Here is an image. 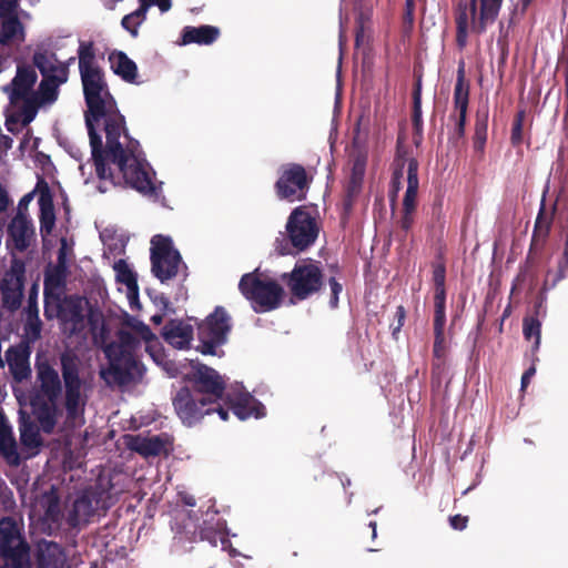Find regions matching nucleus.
<instances>
[{"instance_id":"obj_29","label":"nucleus","mask_w":568,"mask_h":568,"mask_svg":"<svg viewBox=\"0 0 568 568\" xmlns=\"http://www.w3.org/2000/svg\"><path fill=\"white\" fill-rule=\"evenodd\" d=\"M220 34V30L212 26L191 27L187 26L182 30L180 45L196 43L200 45L212 44Z\"/></svg>"},{"instance_id":"obj_60","label":"nucleus","mask_w":568,"mask_h":568,"mask_svg":"<svg viewBox=\"0 0 568 568\" xmlns=\"http://www.w3.org/2000/svg\"><path fill=\"white\" fill-rule=\"evenodd\" d=\"M369 527L373 529V538L376 537V523L372 521L369 523Z\"/></svg>"},{"instance_id":"obj_32","label":"nucleus","mask_w":568,"mask_h":568,"mask_svg":"<svg viewBox=\"0 0 568 568\" xmlns=\"http://www.w3.org/2000/svg\"><path fill=\"white\" fill-rule=\"evenodd\" d=\"M109 61L112 71L128 83H138V67L122 51H113L109 55Z\"/></svg>"},{"instance_id":"obj_24","label":"nucleus","mask_w":568,"mask_h":568,"mask_svg":"<svg viewBox=\"0 0 568 568\" xmlns=\"http://www.w3.org/2000/svg\"><path fill=\"white\" fill-rule=\"evenodd\" d=\"M169 442L163 435H135L128 438V446L143 457L159 456L165 452Z\"/></svg>"},{"instance_id":"obj_37","label":"nucleus","mask_w":568,"mask_h":568,"mask_svg":"<svg viewBox=\"0 0 568 568\" xmlns=\"http://www.w3.org/2000/svg\"><path fill=\"white\" fill-rule=\"evenodd\" d=\"M446 323V313H445V304L436 303L435 304V320H434V328H435V344H434V353L436 356H439V349L442 347L444 341V326Z\"/></svg>"},{"instance_id":"obj_20","label":"nucleus","mask_w":568,"mask_h":568,"mask_svg":"<svg viewBox=\"0 0 568 568\" xmlns=\"http://www.w3.org/2000/svg\"><path fill=\"white\" fill-rule=\"evenodd\" d=\"M23 288V267L14 264L9 272L6 273L1 283V293L4 305L10 310L20 306Z\"/></svg>"},{"instance_id":"obj_59","label":"nucleus","mask_w":568,"mask_h":568,"mask_svg":"<svg viewBox=\"0 0 568 568\" xmlns=\"http://www.w3.org/2000/svg\"><path fill=\"white\" fill-rule=\"evenodd\" d=\"M564 256L566 258V262L568 263V236H567V240H566V243H565Z\"/></svg>"},{"instance_id":"obj_48","label":"nucleus","mask_w":568,"mask_h":568,"mask_svg":"<svg viewBox=\"0 0 568 568\" xmlns=\"http://www.w3.org/2000/svg\"><path fill=\"white\" fill-rule=\"evenodd\" d=\"M24 313H26V320H30L33 316H39V310L37 306V302H36V300L32 298V296L29 297L28 306H27Z\"/></svg>"},{"instance_id":"obj_2","label":"nucleus","mask_w":568,"mask_h":568,"mask_svg":"<svg viewBox=\"0 0 568 568\" xmlns=\"http://www.w3.org/2000/svg\"><path fill=\"white\" fill-rule=\"evenodd\" d=\"M59 361L61 376L49 362H37L36 381L30 397L33 413L42 430L48 434L55 427L62 408L69 425H83L89 398L81 357L73 351H64Z\"/></svg>"},{"instance_id":"obj_12","label":"nucleus","mask_w":568,"mask_h":568,"mask_svg":"<svg viewBox=\"0 0 568 568\" xmlns=\"http://www.w3.org/2000/svg\"><path fill=\"white\" fill-rule=\"evenodd\" d=\"M286 230L293 246L300 251L312 245L318 234L315 219L302 207H297L292 212Z\"/></svg>"},{"instance_id":"obj_41","label":"nucleus","mask_w":568,"mask_h":568,"mask_svg":"<svg viewBox=\"0 0 568 568\" xmlns=\"http://www.w3.org/2000/svg\"><path fill=\"white\" fill-rule=\"evenodd\" d=\"M422 118V89L418 81L414 90V121L418 123Z\"/></svg>"},{"instance_id":"obj_35","label":"nucleus","mask_w":568,"mask_h":568,"mask_svg":"<svg viewBox=\"0 0 568 568\" xmlns=\"http://www.w3.org/2000/svg\"><path fill=\"white\" fill-rule=\"evenodd\" d=\"M21 444L30 449H36L41 445V438L38 427L29 419L21 417L20 425Z\"/></svg>"},{"instance_id":"obj_14","label":"nucleus","mask_w":568,"mask_h":568,"mask_svg":"<svg viewBox=\"0 0 568 568\" xmlns=\"http://www.w3.org/2000/svg\"><path fill=\"white\" fill-rule=\"evenodd\" d=\"M307 189L306 172L303 166L292 164L283 168L276 182L277 195L290 202L302 201Z\"/></svg>"},{"instance_id":"obj_44","label":"nucleus","mask_w":568,"mask_h":568,"mask_svg":"<svg viewBox=\"0 0 568 568\" xmlns=\"http://www.w3.org/2000/svg\"><path fill=\"white\" fill-rule=\"evenodd\" d=\"M328 285L331 290L329 305L335 308L338 304V295L343 291V287L334 277L329 278Z\"/></svg>"},{"instance_id":"obj_45","label":"nucleus","mask_w":568,"mask_h":568,"mask_svg":"<svg viewBox=\"0 0 568 568\" xmlns=\"http://www.w3.org/2000/svg\"><path fill=\"white\" fill-rule=\"evenodd\" d=\"M487 122L486 119L477 122L476 125V140L475 145L477 149H483L486 142Z\"/></svg>"},{"instance_id":"obj_46","label":"nucleus","mask_w":568,"mask_h":568,"mask_svg":"<svg viewBox=\"0 0 568 568\" xmlns=\"http://www.w3.org/2000/svg\"><path fill=\"white\" fill-rule=\"evenodd\" d=\"M18 8V0H0V17L14 14Z\"/></svg>"},{"instance_id":"obj_36","label":"nucleus","mask_w":568,"mask_h":568,"mask_svg":"<svg viewBox=\"0 0 568 568\" xmlns=\"http://www.w3.org/2000/svg\"><path fill=\"white\" fill-rule=\"evenodd\" d=\"M39 205H40V232L41 234L49 235L51 231L53 230L54 223H55V214L52 201L42 195L39 199Z\"/></svg>"},{"instance_id":"obj_38","label":"nucleus","mask_w":568,"mask_h":568,"mask_svg":"<svg viewBox=\"0 0 568 568\" xmlns=\"http://www.w3.org/2000/svg\"><path fill=\"white\" fill-rule=\"evenodd\" d=\"M524 335L527 339L534 338V349H538L541 338V323L535 317L524 320Z\"/></svg>"},{"instance_id":"obj_19","label":"nucleus","mask_w":568,"mask_h":568,"mask_svg":"<svg viewBox=\"0 0 568 568\" xmlns=\"http://www.w3.org/2000/svg\"><path fill=\"white\" fill-rule=\"evenodd\" d=\"M73 61L74 58H70L67 63L60 62L57 60L54 54H48L45 52H38L33 57V62L42 73L43 78L53 81L58 85L68 81L69 63Z\"/></svg>"},{"instance_id":"obj_4","label":"nucleus","mask_w":568,"mask_h":568,"mask_svg":"<svg viewBox=\"0 0 568 568\" xmlns=\"http://www.w3.org/2000/svg\"><path fill=\"white\" fill-rule=\"evenodd\" d=\"M503 0H470L469 3H459L456 13L457 44L464 48L468 33L484 32L498 17Z\"/></svg>"},{"instance_id":"obj_13","label":"nucleus","mask_w":568,"mask_h":568,"mask_svg":"<svg viewBox=\"0 0 568 568\" xmlns=\"http://www.w3.org/2000/svg\"><path fill=\"white\" fill-rule=\"evenodd\" d=\"M322 282L318 266L312 262H300L290 275L288 286L293 295L303 300L316 292Z\"/></svg>"},{"instance_id":"obj_3","label":"nucleus","mask_w":568,"mask_h":568,"mask_svg":"<svg viewBox=\"0 0 568 568\" xmlns=\"http://www.w3.org/2000/svg\"><path fill=\"white\" fill-rule=\"evenodd\" d=\"M153 337L150 327L136 317L128 316L118 341L103 345L109 361L100 368V377L108 386H125L139 382L145 372L140 361L141 343Z\"/></svg>"},{"instance_id":"obj_26","label":"nucleus","mask_w":568,"mask_h":568,"mask_svg":"<svg viewBox=\"0 0 568 568\" xmlns=\"http://www.w3.org/2000/svg\"><path fill=\"white\" fill-rule=\"evenodd\" d=\"M143 342L145 343V352L149 353L153 362L161 366L170 377H176L182 374V368H184V365L181 363L178 365L174 361L168 358L163 346L154 334L153 337L144 339Z\"/></svg>"},{"instance_id":"obj_62","label":"nucleus","mask_w":568,"mask_h":568,"mask_svg":"<svg viewBox=\"0 0 568 568\" xmlns=\"http://www.w3.org/2000/svg\"><path fill=\"white\" fill-rule=\"evenodd\" d=\"M565 275H564V271L560 270V274H559V280L562 278Z\"/></svg>"},{"instance_id":"obj_42","label":"nucleus","mask_w":568,"mask_h":568,"mask_svg":"<svg viewBox=\"0 0 568 568\" xmlns=\"http://www.w3.org/2000/svg\"><path fill=\"white\" fill-rule=\"evenodd\" d=\"M141 7L146 11L150 7H158L160 11L166 12L171 9L172 2L171 0H140Z\"/></svg>"},{"instance_id":"obj_11","label":"nucleus","mask_w":568,"mask_h":568,"mask_svg":"<svg viewBox=\"0 0 568 568\" xmlns=\"http://www.w3.org/2000/svg\"><path fill=\"white\" fill-rule=\"evenodd\" d=\"M187 364L191 369L184 372L185 367L182 368L181 375L192 376L196 386L195 394L206 397L210 403L219 404L217 400L222 399L224 393V381L219 373L193 359H189Z\"/></svg>"},{"instance_id":"obj_51","label":"nucleus","mask_w":568,"mask_h":568,"mask_svg":"<svg viewBox=\"0 0 568 568\" xmlns=\"http://www.w3.org/2000/svg\"><path fill=\"white\" fill-rule=\"evenodd\" d=\"M396 317H397V324L393 326V334L395 335L397 332H399L400 327L404 324L405 320V310L403 306H398L396 311Z\"/></svg>"},{"instance_id":"obj_22","label":"nucleus","mask_w":568,"mask_h":568,"mask_svg":"<svg viewBox=\"0 0 568 568\" xmlns=\"http://www.w3.org/2000/svg\"><path fill=\"white\" fill-rule=\"evenodd\" d=\"M59 87L60 85L53 81L43 78L39 89L34 91V94L31 97V105L21 112V122L24 125L29 124L36 118L39 106L51 104L58 99Z\"/></svg>"},{"instance_id":"obj_52","label":"nucleus","mask_w":568,"mask_h":568,"mask_svg":"<svg viewBox=\"0 0 568 568\" xmlns=\"http://www.w3.org/2000/svg\"><path fill=\"white\" fill-rule=\"evenodd\" d=\"M535 373H536V368L534 366H531L523 374L521 389H525L528 386V384H529L531 377L535 375Z\"/></svg>"},{"instance_id":"obj_21","label":"nucleus","mask_w":568,"mask_h":568,"mask_svg":"<svg viewBox=\"0 0 568 568\" xmlns=\"http://www.w3.org/2000/svg\"><path fill=\"white\" fill-rule=\"evenodd\" d=\"M226 400L229 408L241 420L265 416V407L248 393L236 390L233 394H227Z\"/></svg>"},{"instance_id":"obj_10","label":"nucleus","mask_w":568,"mask_h":568,"mask_svg":"<svg viewBox=\"0 0 568 568\" xmlns=\"http://www.w3.org/2000/svg\"><path fill=\"white\" fill-rule=\"evenodd\" d=\"M231 329L230 317L225 310L216 307L214 313L199 326V346L201 353L205 355H217L216 348L223 345L227 339Z\"/></svg>"},{"instance_id":"obj_39","label":"nucleus","mask_w":568,"mask_h":568,"mask_svg":"<svg viewBox=\"0 0 568 568\" xmlns=\"http://www.w3.org/2000/svg\"><path fill=\"white\" fill-rule=\"evenodd\" d=\"M145 18V10L141 7L136 11L126 14L122 19V27L128 30L133 37L138 36V27L143 22Z\"/></svg>"},{"instance_id":"obj_5","label":"nucleus","mask_w":568,"mask_h":568,"mask_svg":"<svg viewBox=\"0 0 568 568\" xmlns=\"http://www.w3.org/2000/svg\"><path fill=\"white\" fill-rule=\"evenodd\" d=\"M0 552L7 568H31L30 548L11 517L0 520Z\"/></svg>"},{"instance_id":"obj_7","label":"nucleus","mask_w":568,"mask_h":568,"mask_svg":"<svg viewBox=\"0 0 568 568\" xmlns=\"http://www.w3.org/2000/svg\"><path fill=\"white\" fill-rule=\"evenodd\" d=\"M242 294L252 302L256 312H267L280 305L283 290L274 281L262 280L255 274H245L240 281Z\"/></svg>"},{"instance_id":"obj_17","label":"nucleus","mask_w":568,"mask_h":568,"mask_svg":"<svg viewBox=\"0 0 568 568\" xmlns=\"http://www.w3.org/2000/svg\"><path fill=\"white\" fill-rule=\"evenodd\" d=\"M417 171L418 162L413 158L407 160L398 159L396 161V169L393 176V184L396 187V191L399 189L402 183L400 180L404 179V174L406 173L407 189L403 199L404 211L416 210L417 192L419 185Z\"/></svg>"},{"instance_id":"obj_28","label":"nucleus","mask_w":568,"mask_h":568,"mask_svg":"<svg viewBox=\"0 0 568 568\" xmlns=\"http://www.w3.org/2000/svg\"><path fill=\"white\" fill-rule=\"evenodd\" d=\"M164 339L175 348L183 349L187 347L193 337L191 325L180 321H171L163 327Z\"/></svg>"},{"instance_id":"obj_16","label":"nucleus","mask_w":568,"mask_h":568,"mask_svg":"<svg viewBox=\"0 0 568 568\" xmlns=\"http://www.w3.org/2000/svg\"><path fill=\"white\" fill-rule=\"evenodd\" d=\"M88 302L79 296L65 297L59 305L58 316L65 333L73 335L82 332L87 324Z\"/></svg>"},{"instance_id":"obj_43","label":"nucleus","mask_w":568,"mask_h":568,"mask_svg":"<svg viewBox=\"0 0 568 568\" xmlns=\"http://www.w3.org/2000/svg\"><path fill=\"white\" fill-rule=\"evenodd\" d=\"M523 119L524 113L519 112L511 130V141L514 144H518L523 139Z\"/></svg>"},{"instance_id":"obj_6","label":"nucleus","mask_w":568,"mask_h":568,"mask_svg":"<svg viewBox=\"0 0 568 568\" xmlns=\"http://www.w3.org/2000/svg\"><path fill=\"white\" fill-rule=\"evenodd\" d=\"M112 504V497L104 488L90 487L73 500L68 509L67 523L73 528H81L89 524L98 510H106Z\"/></svg>"},{"instance_id":"obj_9","label":"nucleus","mask_w":568,"mask_h":568,"mask_svg":"<svg viewBox=\"0 0 568 568\" xmlns=\"http://www.w3.org/2000/svg\"><path fill=\"white\" fill-rule=\"evenodd\" d=\"M181 255L174 248L171 237L154 235L151 240L152 273L162 283L178 274L181 264Z\"/></svg>"},{"instance_id":"obj_15","label":"nucleus","mask_w":568,"mask_h":568,"mask_svg":"<svg viewBox=\"0 0 568 568\" xmlns=\"http://www.w3.org/2000/svg\"><path fill=\"white\" fill-rule=\"evenodd\" d=\"M38 75L32 67H18L17 74L11 83L4 87L12 104H22V111L31 105V97L34 94V84Z\"/></svg>"},{"instance_id":"obj_49","label":"nucleus","mask_w":568,"mask_h":568,"mask_svg":"<svg viewBox=\"0 0 568 568\" xmlns=\"http://www.w3.org/2000/svg\"><path fill=\"white\" fill-rule=\"evenodd\" d=\"M449 520H450V526L457 530H463L464 528H466L467 521H468L467 517H464L460 515H455V516L450 517Z\"/></svg>"},{"instance_id":"obj_54","label":"nucleus","mask_w":568,"mask_h":568,"mask_svg":"<svg viewBox=\"0 0 568 568\" xmlns=\"http://www.w3.org/2000/svg\"><path fill=\"white\" fill-rule=\"evenodd\" d=\"M445 304V287L444 286H436L435 288V304L439 303Z\"/></svg>"},{"instance_id":"obj_47","label":"nucleus","mask_w":568,"mask_h":568,"mask_svg":"<svg viewBox=\"0 0 568 568\" xmlns=\"http://www.w3.org/2000/svg\"><path fill=\"white\" fill-rule=\"evenodd\" d=\"M414 213L415 211H404L398 221L400 229L404 232H408L414 223Z\"/></svg>"},{"instance_id":"obj_64","label":"nucleus","mask_w":568,"mask_h":568,"mask_svg":"<svg viewBox=\"0 0 568 568\" xmlns=\"http://www.w3.org/2000/svg\"><path fill=\"white\" fill-rule=\"evenodd\" d=\"M407 4H408V7H410V0H407Z\"/></svg>"},{"instance_id":"obj_57","label":"nucleus","mask_w":568,"mask_h":568,"mask_svg":"<svg viewBox=\"0 0 568 568\" xmlns=\"http://www.w3.org/2000/svg\"><path fill=\"white\" fill-rule=\"evenodd\" d=\"M531 1L532 0H519L523 12L527 9V7L530 4Z\"/></svg>"},{"instance_id":"obj_40","label":"nucleus","mask_w":568,"mask_h":568,"mask_svg":"<svg viewBox=\"0 0 568 568\" xmlns=\"http://www.w3.org/2000/svg\"><path fill=\"white\" fill-rule=\"evenodd\" d=\"M41 334V321L39 316H33L30 320H26L24 335L29 342H34L40 337Z\"/></svg>"},{"instance_id":"obj_25","label":"nucleus","mask_w":568,"mask_h":568,"mask_svg":"<svg viewBox=\"0 0 568 568\" xmlns=\"http://www.w3.org/2000/svg\"><path fill=\"white\" fill-rule=\"evenodd\" d=\"M29 352L26 346H11L6 352V359L9 371L16 382H22L31 376Z\"/></svg>"},{"instance_id":"obj_23","label":"nucleus","mask_w":568,"mask_h":568,"mask_svg":"<svg viewBox=\"0 0 568 568\" xmlns=\"http://www.w3.org/2000/svg\"><path fill=\"white\" fill-rule=\"evenodd\" d=\"M37 568H71V565L61 545L41 540L37 546Z\"/></svg>"},{"instance_id":"obj_55","label":"nucleus","mask_w":568,"mask_h":568,"mask_svg":"<svg viewBox=\"0 0 568 568\" xmlns=\"http://www.w3.org/2000/svg\"><path fill=\"white\" fill-rule=\"evenodd\" d=\"M104 332H105V328L104 326L101 327L100 329V333L99 334H94L93 336V339H94V343L97 345H103L105 339H104Z\"/></svg>"},{"instance_id":"obj_61","label":"nucleus","mask_w":568,"mask_h":568,"mask_svg":"<svg viewBox=\"0 0 568 568\" xmlns=\"http://www.w3.org/2000/svg\"><path fill=\"white\" fill-rule=\"evenodd\" d=\"M227 542H229V540H226V539H224V538L222 539V545H223V547H225V544H227Z\"/></svg>"},{"instance_id":"obj_50","label":"nucleus","mask_w":568,"mask_h":568,"mask_svg":"<svg viewBox=\"0 0 568 568\" xmlns=\"http://www.w3.org/2000/svg\"><path fill=\"white\" fill-rule=\"evenodd\" d=\"M434 282H435V286H444L445 270L440 265L436 266L434 270Z\"/></svg>"},{"instance_id":"obj_58","label":"nucleus","mask_w":568,"mask_h":568,"mask_svg":"<svg viewBox=\"0 0 568 568\" xmlns=\"http://www.w3.org/2000/svg\"><path fill=\"white\" fill-rule=\"evenodd\" d=\"M151 320L155 324H161L162 323V316L161 315H153Z\"/></svg>"},{"instance_id":"obj_63","label":"nucleus","mask_w":568,"mask_h":568,"mask_svg":"<svg viewBox=\"0 0 568 568\" xmlns=\"http://www.w3.org/2000/svg\"><path fill=\"white\" fill-rule=\"evenodd\" d=\"M104 256L109 257V252L108 251H104Z\"/></svg>"},{"instance_id":"obj_1","label":"nucleus","mask_w":568,"mask_h":568,"mask_svg":"<svg viewBox=\"0 0 568 568\" xmlns=\"http://www.w3.org/2000/svg\"><path fill=\"white\" fill-rule=\"evenodd\" d=\"M79 71L88 105V128L93 164H80L84 183H90L92 168L95 169L100 193L110 186L125 184L144 195L155 193L151 169L143 158L140 144L129 136L124 116L110 94L103 72L90 42H80L78 49Z\"/></svg>"},{"instance_id":"obj_27","label":"nucleus","mask_w":568,"mask_h":568,"mask_svg":"<svg viewBox=\"0 0 568 568\" xmlns=\"http://www.w3.org/2000/svg\"><path fill=\"white\" fill-rule=\"evenodd\" d=\"M468 95L469 90L468 85L464 81L463 71H459V75L457 78L455 90H454V103L455 110L457 112L456 115V135L463 136L465 130L466 114L468 108Z\"/></svg>"},{"instance_id":"obj_53","label":"nucleus","mask_w":568,"mask_h":568,"mask_svg":"<svg viewBox=\"0 0 568 568\" xmlns=\"http://www.w3.org/2000/svg\"><path fill=\"white\" fill-rule=\"evenodd\" d=\"M9 205V199L6 191L0 185V213L4 212Z\"/></svg>"},{"instance_id":"obj_8","label":"nucleus","mask_w":568,"mask_h":568,"mask_svg":"<svg viewBox=\"0 0 568 568\" xmlns=\"http://www.w3.org/2000/svg\"><path fill=\"white\" fill-rule=\"evenodd\" d=\"M174 408L182 423L187 426L196 424L204 415L216 412L222 420L229 417V409L221 404L210 403L206 397L191 394L187 388H181L173 402Z\"/></svg>"},{"instance_id":"obj_30","label":"nucleus","mask_w":568,"mask_h":568,"mask_svg":"<svg viewBox=\"0 0 568 568\" xmlns=\"http://www.w3.org/2000/svg\"><path fill=\"white\" fill-rule=\"evenodd\" d=\"M0 455L10 465H19L20 463V456L18 454L12 427L8 419L2 415H0Z\"/></svg>"},{"instance_id":"obj_18","label":"nucleus","mask_w":568,"mask_h":568,"mask_svg":"<svg viewBox=\"0 0 568 568\" xmlns=\"http://www.w3.org/2000/svg\"><path fill=\"white\" fill-rule=\"evenodd\" d=\"M34 237V226L29 216L19 211L8 225L7 245L12 246L19 252L29 247Z\"/></svg>"},{"instance_id":"obj_56","label":"nucleus","mask_w":568,"mask_h":568,"mask_svg":"<svg viewBox=\"0 0 568 568\" xmlns=\"http://www.w3.org/2000/svg\"><path fill=\"white\" fill-rule=\"evenodd\" d=\"M183 500L187 506H195V498L193 496H185Z\"/></svg>"},{"instance_id":"obj_34","label":"nucleus","mask_w":568,"mask_h":568,"mask_svg":"<svg viewBox=\"0 0 568 568\" xmlns=\"http://www.w3.org/2000/svg\"><path fill=\"white\" fill-rule=\"evenodd\" d=\"M366 163L367 156L362 153H358L353 160L352 173L346 187L347 205H351L353 199L361 192Z\"/></svg>"},{"instance_id":"obj_31","label":"nucleus","mask_w":568,"mask_h":568,"mask_svg":"<svg viewBox=\"0 0 568 568\" xmlns=\"http://www.w3.org/2000/svg\"><path fill=\"white\" fill-rule=\"evenodd\" d=\"M113 270L115 272L116 281L126 287V296L131 306L138 305L139 286L135 273L130 268L124 260H118L114 262Z\"/></svg>"},{"instance_id":"obj_33","label":"nucleus","mask_w":568,"mask_h":568,"mask_svg":"<svg viewBox=\"0 0 568 568\" xmlns=\"http://www.w3.org/2000/svg\"><path fill=\"white\" fill-rule=\"evenodd\" d=\"M0 43L3 45H19L26 39L24 28L18 17L10 14L1 17Z\"/></svg>"}]
</instances>
